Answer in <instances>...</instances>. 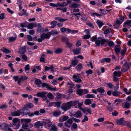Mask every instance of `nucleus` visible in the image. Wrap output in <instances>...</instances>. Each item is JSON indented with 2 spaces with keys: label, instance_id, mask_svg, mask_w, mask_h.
Masks as SVG:
<instances>
[{
  "label": "nucleus",
  "instance_id": "47",
  "mask_svg": "<svg viewBox=\"0 0 131 131\" xmlns=\"http://www.w3.org/2000/svg\"><path fill=\"white\" fill-rule=\"evenodd\" d=\"M73 14L76 16L78 19H79L81 15V14L80 13H79L77 14L74 13Z\"/></svg>",
  "mask_w": 131,
  "mask_h": 131
},
{
  "label": "nucleus",
  "instance_id": "17",
  "mask_svg": "<svg viewBox=\"0 0 131 131\" xmlns=\"http://www.w3.org/2000/svg\"><path fill=\"white\" fill-rule=\"evenodd\" d=\"M19 110L14 112H11L12 115L13 116H19L20 115V112L18 111Z\"/></svg>",
  "mask_w": 131,
  "mask_h": 131
},
{
  "label": "nucleus",
  "instance_id": "20",
  "mask_svg": "<svg viewBox=\"0 0 131 131\" xmlns=\"http://www.w3.org/2000/svg\"><path fill=\"white\" fill-rule=\"evenodd\" d=\"M69 102L71 107L72 106H75L77 105L78 103V101H70Z\"/></svg>",
  "mask_w": 131,
  "mask_h": 131
},
{
  "label": "nucleus",
  "instance_id": "36",
  "mask_svg": "<svg viewBox=\"0 0 131 131\" xmlns=\"http://www.w3.org/2000/svg\"><path fill=\"white\" fill-rule=\"evenodd\" d=\"M92 102L91 100L89 99H86L85 100V104L89 105L91 104Z\"/></svg>",
  "mask_w": 131,
  "mask_h": 131
},
{
  "label": "nucleus",
  "instance_id": "48",
  "mask_svg": "<svg viewBox=\"0 0 131 131\" xmlns=\"http://www.w3.org/2000/svg\"><path fill=\"white\" fill-rule=\"evenodd\" d=\"M51 122L48 119H46L45 121L43 122V123L45 124V126L47 128H48L47 127V124L50 123Z\"/></svg>",
  "mask_w": 131,
  "mask_h": 131
},
{
  "label": "nucleus",
  "instance_id": "11",
  "mask_svg": "<svg viewBox=\"0 0 131 131\" xmlns=\"http://www.w3.org/2000/svg\"><path fill=\"white\" fill-rule=\"evenodd\" d=\"M114 50L115 52L117 55H118L120 51V47L119 45H117L114 47Z\"/></svg>",
  "mask_w": 131,
  "mask_h": 131
},
{
  "label": "nucleus",
  "instance_id": "22",
  "mask_svg": "<svg viewBox=\"0 0 131 131\" xmlns=\"http://www.w3.org/2000/svg\"><path fill=\"white\" fill-rule=\"evenodd\" d=\"M43 126V124L41 123L40 121H38L35 124V127L38 128L40 126Z\"/></svg>",
  "mask_w": 131,
  "mask_h": 131
},
{
  "label": "nucleus",
  "instance_id": "18",
  "mask_svg": "<svg viewBox=\"0 0 131 131\" xmlns=\"http://www.w3.org/2000/svg\"><path fill=\"white\" fill-rule=\"evenodd\" d=\"M82 113L81 112L79 111H77L74 115V116L77 118L80 117L82 116Z\"/></svg>",
  "mask_w": 131,
  "mask_h": 131
},
{
  "label": "nucleus",
  "instance_id": "8",
  "mask_svg": "<svg viewBox=\"0 0 131 131\" xmlns=\"http://www.w3.org/2000/svg\"><path fill=\"white\" fill-rule=\"evenodd\" d=\"M50 67H48L47 66L45 67V69L44 71H46L49 70L50 69H51V71L53 73H54V68L53 67V66L52 65H51L49 66Z\"/></svg>",
  "mask_w": 131,
  "mask_h": 131
},
{
  "label": "nucleus",
  "instance_id": "44",
  "mask_svg": "<svg viewBox=\"0 0 131 131\" xmlns=\"http://www.w3.org/2000/svg\"><path fill=\"white\" fill-rule=\"evenodd\" d=\"M62 51V50L61 49L59 48L57 49L54 52L57 54H58L61 53Z\"/></svg>",
  "mask_w": 131,
  "mask_h": 131
},
{
  "label": "nucleus",
  "instance_id": "27",
  "mask_svg": "<svg viewBox=\"0 0 131 131\" xmlns=\"http://www.w3.org/2000/svg\"><path fill=\"white\" fill-rule=\"evenodd\" d=\"M22 127L25 129L28 130L29 129V126L26 123L23 124L22 125Z\"/></svg>",
  "mask_w": 131,
  "mask_h": 131
},
{
  "label": "nucleus",
  "instance_id": "62",
  "mask_svg": "<svg viewBox=\"0 0 131 131\" xmlns=\"http://www.w3.org/2000/svg\"><path fill=\"white\" fill-rule=\"evenodd\" d=\"M88 120V118L87 116L86 115L84 116V118L82 120V122L84 123L85 121H87Z\"/></svg>",
  "mask_w": 131,
  "mask_h": 131
},
{
  "label": "nucleus",
  "instance_id": "16",
  "mask_svg": "<svg viewBox=\"0 0 131 131\" xmlns=\"http://www.w3.org/2000/svg\"><path fill=\"white\" fill-rule=\"evenodd\" d=\"M78 63V60H73L71 61V64L70 66V67L72 66L74 67Z\"/></svg>",
  "mask_w": 131,
  "mask_h": 131
},
{
  "label": "nucleus",
  "instance_id": "9",
  "mask_svg": "<svg viewBox=\"0 0 131 131\" xmlns=\"http://www.w3.org/2000/svg\"><path fill=\"white\" fill-rule=\"evenodd\" d=\"M37 26L38 27L37 30V32H42L44 31V29L43 28L42 26H41L40 23Z\"/></svg>",
  "mask_w": 131,
  "mask_h": 131
},
{
  "label": "nucleus",
  "instance_id": "3",
  "mask_svg": "<svg viewBox=\"0 0 131 131\" xmlns=\"http://www.w3.org/2000/svg\"><path fill=\"white\" fill-rule=\"evenodd\" d=\"M13 125L14 126L16 125V127L15 128V129H18L20 126V124L19 121V119L17 118H14L13 120Z\"/></svg>",
  "mask_w": 131,
  "mask_h": 131
},
{
  "label": "nucleus",
  "instance_id": "12",
  "mask_svg": "<svg viewBox=\"0 0 131 131\" xmlns=\"http://www.w3.org/2000/svg\"><path fill=\"white\" fill-rule=\"evenodd\" d=\"M124 118H122L119 119L118 120L116 121L117 124L119 125H123V126L124 125V122L123 123Z\"/></svg>",
  "mask_w": 131,
  "mask_h": 131
},
{
  "label": "nucleus",
  "instance_id": "61",
  "mask_svg": "<svg viewBox=\"0 0 131 131\" xmlns=\"http://www.w3.org/2000/svg\"><path fill=\"white\" fill-rule=\"evenodd\" d=\"M22 58L25 61H27V56L25 54H22Z\"/></svg>",
  "mask_w": 131,
  "mask_h": 131
},
{
  "label": "nucleus",
  "instance_id": "14",
  "mask_svg": "<svg viewBox=\"0 0 131 131\" xmlns=\"http://www.w3.org/2000/svg\"><path fill=\"white\" fill-rule=\"evenodd\" d=\"M122 105L124 107L123 108L128 109L130 108V104L129 103L125 102L122 104Z\"/></svg>",
  "mask_w": 131,
  "mask_h": 131
},
{
  "label": "nucleus",
  "instance_id": "40",
  "mask_svg": "<svg viewBox=\"0 0 131 131\" xmlns=\"http://www.w3.org/2000/svg\"><path fill=\"white\" fill-rule=\"evenodd\" d=\"M82 90L81 89H79L77 91V93L79 95H82Z\"/></svg>",
  "mask_w": 131,
  "mask_h": 131
},
{
  "label": "nucleus",
  "instance_id": "23",
  "mask_svg": "<svg viewBox=\"0 0 131 131\" xmlns=\"http://www.w3.org/2000/svg\"><path fill=\"white\" fill-rule=\"evenodd\" d=\"M41 114L39 113V111H35L34 113H32L29 115V116L31 117L34 116V115H41Z\"/></svg>",
  "mask_w": 131,
  "mask_h": 131
},
{
  "label": "nucleus",
  "instance_id": "1",
  "mask_svg": "<svg viewBox=\"0 0 131 131\" xmlns=\"http://www.w3.org/2000/svg\"><path fill=\"white\" fill-rule=\"evenodd\" d=\"M69 102L66 103H63L61 106L62 109L64 111H66L71 108Z\"/></svg>",
  "mask_w": 131,
  "mask_h": 131
},
{
  "label": "nucleus",
  "instance_id": "58",
  "mask_svg": "<svg viewBox=\"0 0 131 131\" xmlns=\"http://www.w3.org/2000/svg\"><path fill=\"white\" fill-rule=\"evenodd\" d=\"M114 42L112 41H110L108 42V45L109 47H111L113 46L114 45Z\"/></svg>",
  "mask_w": 131,
  "mask_h": 131
},
{
  "label": "nucleus",
  "instance_id": "46",
  "mask_svg": "<svg viewBox=\"0 0 131 131\" xmlns=\"http://www.w3.org/2000/svg\"><path fill=\"white\" fill-rule=\"evenodd\" d=\"M108 87L110 89H113V85L111 83H108L107 84Z\"/></svg>",
  "mask_w": 131,
  "mask_h": 131
},
{
  "label": "nucleus",
  "instance_id": "15",
  "mask_svg": "<svg viewBox=\"0 0 131 131\" xmlns=\"http://www.w3.org/2000/svg\"><path fill=\"white\" fill-rule=\"evenodd\" d=\"M47 94V92L44 91L42 92H39L36 94V95L42 98L45 95H46Z\"/></svg>",
  "mask_w": 131,
  "mask_h": 131
},
{
  "label": "nucleus",
  "instance_id": "25",
  "mask_svg": "<svg viewBox=\"0 0 131 131\" xmlns=\"http://www.w3.org/2000/svg\"><path fill=\"white\" fill-rule=\"evenodd\" d=\"M54 19L55 20H58L60 22H63L68 20L67 19H64L60 17H55Z\"/></svg>",
  "mask_w": 131,
  "mask_h": 131
},
{
  "label": "nucleus",
  "instance_id": "64",
  "mask_svg": "<svg viewBox=\"0 0 131 131\" xmlns=\"http://www.w3.org/2000/svg\"><path fill=\"white\" fill-rule=\"evenodd\" d=\"M64 125L66 126L68 128H70L71 125L70 124H69L67 121L65 122L64 123Z\"/></svg>",
  "mask_w": 131,
  "mask_h": 131
},
{
  "label": "nucleus",
  "instance_id": "19",
  "mask_svg": "<svg viewBox=\"0 0 131 131\" xmlns=\"http://www.w3.org/2000/svg\"><path fill=\"white\" fill-rule=\"evenodd\" d=\"M82 65L81 63L78 64L75 67V69L78 71H80L82 68Z\"/></svg>",
  "mask_w": 131,
  "mask_h": 131
},
{
  "label": "nucleus",
  "instance_id": "42",
  "mask_svg": "<svg viewBox=\"0 0 131 131\" xmlns=\"http://www.w3.org/2000/svg\"><path fill=\"white\" fill-rule=\"evenodd\" d=\"M3 128L4 129L3 130L4 131H7L6 129L8 127V125L7 124L5 123L3 124Z\"/></svg>",
  "mask_w": 131,
  "mask_h": 131
},
{
  "label": "nucleus",
  "instance_id": "29",
  "mask_svg": "<svg viewBox=\"0 0 131 131\" xmlns=\"http://www.w3.org/2000/svg\"><path fill=\"white\" fill-rule=\"evenodd\" d=\"M50 35H57L58 34V32L56 30H52L50 32H49Z\"/></svg>",
  "mask_w": 131,
  "mask_h": 131
},
{
  "label": "nucleus",
  "instance_id": "31",
  "mask_svg": "<svg viewBox=\"0 0 131 131\" xmlns=\"http://www.w3.org/2000/svg\"><path fill=\"white\" fill-rule=\"evenodd\" d=\"M78 4L75 3H73L70 4L69 7L71 8H75L77 7Z\"/></svg>",
  "mask_w": 131,
  "mask_h": 131
},
{
  "label": "nucleus",
  "instance_id": "52",
  "mask_svg": "<svg viewBox=\"0 0 131 131\" xmlns=\"http://www.w3.org/2000/svg\"><path fill=\"white\" fill-rule=\"evenodd\" d=\"M62 40L64 42L66 43L69 42L68 39L66 37L62 38Z\"/></svg>",
  "mask_w": 131,
  "mask_h": 131
},
{
  "label": "nucleus",
  "instance_id": "13",
  "mask_svg": "<svg viewBox=\"0 0 131 131\" xmlns=\"http://www.w3.org/2000/svg\"><path fill=\"white\" fill-rule=\"evenodd\" d=\"M81 50V48H78L75 49L73 50V52L74 53V55L78 54L80 53Z\"/></svg>",
  "mask_w": 131,
  "mask_h": 131
},
{
  "label": "nucleus",
  "instance_id": "55",
  "mask_svg": "<svg viewBox=\"0 0 131 131\" xmlns=\"http://www.w3.org/2000/svg\"><path fill=\"white\" fill-rule=\"evenodd\" d=\"M28 78L27 77H26L25 76H21L20 78H19L20 79L21 81H23V80H26Z\"/></svg>",
  "mask_w": 131,
  "mask_h": 131
},
{
  "label": "nucleus",
  "instance_id": "41",
  "mask_svg": "<svg viewBox=\"0 0 131 131\" xmlns=\"http://www.w3.org/2000/svg\"><path fill=\"white\" fill-rule=\"evenodd\" d=\"M111 29L110 28H106L104 31V33L105 34H108L110 32Z\"/></svg>",
  "mask_w": 131,
  "mask_h": 131
},
{
  "label": "nucleus",
  "instance_id": "38",
  "mask_svg": "<svg viewBox=\"0 0 131 131\" xmlns=\"http://www.w3.org/2000/svg\"><path fill=\"white\" fill-rule=\"evenodd\" d=\"M47 95L48 97L50 99H52L54 97L53 94L50 92L48 93Z\"/></svg>",
  "mask_w": 131,
  "mask_h": 131
},
{
  "label": "nucleus",
  "instance_id": "28",
  "mask_svg": "<svg viewBox=\"0 0 131 131\" xmlns=\"http://www.w3.org/2000/svg\"><path fill=\"white\" fill-rule=\"evenodd\" d=\"M34 23H31L29 24L27 26V28L29 29H32L34 27Z\"/></svg>",
  "mask_w": 131,
  "mask_h": 131
},
{
  "label": "nucleus",
  "instance_id": "54",
  "mask_svg": "<svg viewBox=\"0 0 131 131\" xmlns=\"http://www.w3.org/2000/svg\"><path fill=\"white\" fill-rule=\"evenodd\" d=\"M95 44L97 46H100L101 44L100 40H96L95 41Z\"/></svg>",
  "mask_w": 131,
  "mask_h": 131
},
{
  "label": "nucleus",
  "instance_id": "26",
  "mask_svg": "<svg viewBox=\"0 0 131 131\" xmlns=\"http://www.w3.org/2000/svg\"><path fill=\"white\" fill-rule=\"evenodd\" d=\"M1 50L3 52L6 53H10L11 52L10 50L5 48H3V49H1Z\"/></svg>",
  "mask_w": 131,
  "mask_h": 131
},
{
  "label": "nucleus",
  "instance_id": "10",
  "mask_svg": "<svg viewBox=\"0 0 131 131\" xmlns=\"http://www.w3.org/2000/svg\"><path fill=\"white\" fill-rule=\"evenodd\" d=\"M61 114V112L59 110H56L54 111L52 113V114L55 117L59 116Z\"/></svg>",
  "mask_w": 131,
  "mask_h": 131
},
{
  "label": "nucleus",
  "instance_id": "34",
  "mask_svg": "<svg viewBox=\"0 0 131 131\" xmlns=\"http://www.w3.org/2000/svg\"><path fill=\"white\" fill-rule=\"evenodd\" d=\"M121 94L120 92L118 91H114L112 93V94L114 96H117Z\"/></svg>",
  "mask_w": 131,
  "mask_h": 131
},
{
  "label": "nucleus",
  "instance_id": "53",
  "mask_svg": "<svg viewBox=\"0 0 131 131\" xmlns=\"http://www.w3.org/2000/svg\"><path fill=\"white\" fill-rule=\"evenodd\" d=\"M5 14L4 13H2L0 14V19L3 20L5 18Z\"/></svg>",
  "mask_w": 131,
  "mask_h": 131
},
{
  "label": "nucleus",
  "instance_id": "50",
  "mask_svg": "<svg viewBox=\"0 0 131 131\" xmlns=\"http://www.w3.org/2000/svg\"><path fill=\"white\" fill-rule=\"evenodd\" d=\"M121 73V72L120 71H118V72L115 71L114 72L113 74L114 76L118 75V76L119 77L120 76Z\"/></svg>",
  "mask_w": 131,
  "mask_h": 131
},
{
  "label": "nucleus",
  "instance_id": "35",
  "mask_svg": "<svg viewBox=\"0 0 131 131\" xmlns=\"http://www.w3.org/2000/svg\"><path fill=\"white\" fill-rule=\"evenodd\" d=\"M124 125L127 126L128 127H129L131 129V124L128 122L125 121L124 122Z\"/></svg>",
  "mask_w": 131,
  "mask_h": 131
},
{
  "label": "nucleus",
  "instance_id": "24",
  "mask_svg": "<svg viewBox=\"0 0 131 131\" xmlns=\"http://www.w3.org/2000/svg\"><path fill=\"white\" fill-rule=\"evenodd\" d=\"M17 36L16 35L14 37H10L8 38V41L9 42H12L15 41L17 39Z\"/></svg>",
  "mask_w": 131,
  "mask_h": 131
},
{
  "label": "nucleus",
  "instance_id": "43",
  "mask_svg": "<svg viewBox=\"0 0 131 131\" xmlns=\"http://www.w3.org/2000/svg\"><path fill=\"white\" fill-rule=\"evenodd\" d=\"M58 128L56 126H52L50 130V131H57Z\"/></svg>",
  "mask_w": 131,
  "mask_h": 131
},
{
  "label": "nucleus",
  "instance_id": "6",
  "mask_svg": "<svg viewBox=\"0 0 131 131\" xmlns=\"http://www.w3.org/2000/svg\"><path fill=\"white\" fill-rule=\"evenodd\" d=\"M26 51V46L20 47L19 49L18 53L20 54H24Z\"/></svg>",
  "mask_w": 131,
  "mask_h": 131
},
{
  "label": "nucleus",
  "instance_id": "2",
  "mask_svg": "<svg viewBox=\"0 0 131 131\" xmlns=\"http://www.w3.org/2000/svg\"><path fill=\"white\" fill-rule=\"evenodd\" d=\"M20 112V114L23 116L28 115H29L30 114V111L26 109H20L18 111Z\"/></svg>",
  "mask_w": 131,
  "mask_h": 131
},
{
  "label": "nucleus",
  "instance_id": "56",
  "mask_svg": "<svg viewBox=\"0 0 131 131\" xmlns=\"http://www.w3.org/2000/svg\"><path fill=\"white\" fill-rule=\"evenodd\" d=\"M93 72V71L91 69H89L86 72V73L88 75L89 74H92Z\"/></svg>",
  "mask_w": 131,
  "mask_h": 131
},
{
  "label": "nucleus",
  "instance_id": "57",
  "mask_svg": "<svg viewBox=\"0 0 131 131\" xmlns=\"http://www.w3.org/2000/svg\"><path fill=\"white\" fill-rule=\"evenodd\" d=\"M27 38L28 40L29 41H31L32 40V38L31 36L30 35H27Z\"/></svg>",
  "mask_w": 131,
  "mask_h": 131
},
{
  "label": "nucleus",
  "instance_id": "21",
  "mask_svg": "<svg viewBox=\"0 0 131 131\" xmlns=\"http://www.w3.org/2000/svg\"><path fill=\"white\" fill-rule=\"evenodd\" d=\"M126 25L130 27H131V20H128L126 21L124 24L123 25L124 27H125Z\"/></svg>",
  "mask_w": 131,
  "mask_h": 131
},
{
  "label": "nucleus",
  "instance_id": "37",
  "mask_svg": "<svg viewBox=\"0 0 131 131\" xmlns=\"http://www.w3.org/2000/svg\"><path fill=\"white\" fill-rule=\"evenodd\" d=\"M95 95L92 94H87L85 96L86 98H93L95 97Z\"/></svg>",
  "mask_w": 131,
  "mask_h": 131
},
{
  "label": "nucleus",
  "instance_id": "32",
  "mask_svg": "<svg viewBox=\"0 0 131 131\" xmlns=\"http://www.w3.org/2000/svg\"><path fill=\"white\" fill-rule=\"evenodd\" d=\"M100 44L101 46L103 45L106 42H108V40L107 39H102L100 40Z\"/></svg>",
  "mask_w": 131,
  "mask_h": 131
},
{
  "label": "nucleus",
  "instance_id": "33",
  "mask_svg": "<svg viewBox=\"0 0 131 131\" xmlns=\"http://www.w3.org/2000/svg\"><path fill=\"white\" fill-rule=\"evenodd\" d=\"M96 22L98 24V26L100 28L103 25V22L99 20H97Z\"/></svg>",
  "mask_w": 131,
  "mask_h": 131
},
{
  "label": "nucleus",
  "instance_id": "63",
  "mask_svg": "<svg viewBox=\"0 0 131 131\" xmlns=\"http://www.w3.org/2000/svg\"><path fill=\"white\" fill-rule=\"evenodd\" d=\"M24 121L25 122V123L27 124L30 123L31 121V120L29 119H25L24 120Z\"/></svg>",
  "mask_w": 131,
  "mask_h": 131
},
{
  "label": "nucleus",
  "instance_id": "39",
  "mask_svg": "<svg viewBox=\"0 0 131 131\" xmlns=\"http://www.w3.org/2000/svg\"><path fill=\"white\" fill-rule=\"evenodd\" d=\"M97 90L100 93H104L105 92L104 90L102 88H99L97 89Z\"/></svg>",
  "mask_w": 131,
  "mask_h": 131
},
{
  "label": "nucleus",
  "instance_id": "51",
  "mask_svg": "<svg viewBox=\"0 0 131 131\" xmlns=\"http://www.w3.org/2000/svg\"><path fill=\"white\" fill-rule=\"evenodd\" d=\"M56 106H57V107L58 108H59L60 106V104H61L60 102H52Z\"/></svg>",
  "mask_w": 131,
  "mask_h": 131
},
{
  "label": "nucleus",
  "instance_id": "45",
  "mask_svg": "<svg viewBox=\"0 0 131 131\" xmlns=\"http://www.w3.org/2000/svg\"><path fill=\"white\" fill-rule=\"evenodd\" d=\"M35 83L37 85H39L41 84V81L40 80L37 79L35 81Z\"/></svg>",
  "mask_w": 131,
  "mask_h": 131
},
{
  "label": "nucleus",
  "instance_id": "7",
  "mask_svg": "<svg viewBox=\"0 0 131 131\" xmlns=\"http://www.w3.org/2000/svg\"><path fill=\"white\" fill-rule=\"evenodd\" d=\"M50 37V35L49 32L46 34L43 33L40 35L41 38L44 40L45 39H49Z\"/></svg>",
  "mask_w": 131,
  "mask_h": 131
},
{
  "label": "nucleus",
  "instance_id": "5",
  "mask_svg": "<svg viewBox=\"0 0 131 131\" xmlns=\"http://www.w3.org/2000/svg\"><path fill=\"white\" fill-rule=\"evenodd\" d=\"M73 81L77 83H81L82 81L80 78L78 77V74H74L73 76Z\"/></svg>",
  "mask_w": 131,
  "mask_h": 131
},
{
  "label": "nucleus",
  "instance_id": "4",
  "mask_svg": "<svg viewBox=\"0 0 131 131\" xmlns=\"http://www.w3.org/2000/svg\"><path fill=\"white\" fill-rule=\"evenodd\" d=\"M129 64L127 61H125L123 65V67L121 69V71L123 72L126 71L129 69Z\"/></svg>",
  "mask_w": 131,
  "mask_h": 131
},
{
  "label": "nucleus",
  "instance_id": "60",
  "mask_svg": "<svg viewBox=\"0 0 131 131\" xmlns=\"http://www.w3.org/2000/svg\"><path fill=\"white\" fill-rule=\"evenodd\" d=\"M62 120L63 121H67L69 118V117L67 116H63L62 117Z\"/></svg>",
  "mask_w": 131,
  "mask_h": 131
},
{
  "label": "nucleus",
  "instance_id": "59",
  "mask_svg": "<svg viewBox=\"0 0 131 131\" xmlns=\"http://www.w3.org/2000/svg\"><path fill=\"white\" fill-rule=\"evenodd\" d=\"M82 94H86L88 93V91L87 89H83L82 90Z\"/></svg>",
  "mask_w": 131,
  "mask_h": 131
},
{
  "label": "nucleus",
  "instance_id": "30",
  "mask_svg": "<svg viewBox=\"0 0 131 131\" xmlns=\"http://www.w3.org/2000/svg\"><path fill=\"white\" fill-rule=\"evenodd\" d=\"M57 23V22L56 21H52L50 23V24L52 25L51 26V28H53L55 27L56 26V24Z\"/></svg>",
  "mask_w": 131,
  "mask_h": 131
},
{
  "label": "nucleus",
  "instance_id": "49",
  "mask_svg": "<svg viewBox=\"0 0 131 131\" xmlns=\"http://www.w3.org/2000/svg\"><path fill=\"white\" fill-rule=\"evenodd\" d=\"M127 50V48H126L124 49H123L121 50V53L122 55L124 56Z\"/></svg>",
  "mask_w": 131,
  "mask_h": 131
}]
</instances>
